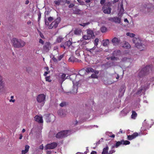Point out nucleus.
Instances as JSON below:
<instances>
[{"label": "nucleus", "instance_id": "8fccbe9b", "mask_svg": "<svg viewBox=\"0 0 154 154\" xmlns=\"http://www.w3.org/2000/svg\"><path fill=\"white\" fill-rule=\"evenodd\" d=\"M103 138H101L100 140H99L97 142L96 144V146H97L99 144L100 142H101L103 141Z\"/></svg>", "mask_w": 154, "mask_h": 154}, {"label": "nucleus", "instance_id": "2eb2a0df", "mask_svg": "<svg viewBox=\"0 0 154 154\" xmlns=\"http://www.w3.org/2000/svg\"><path fill=\"white\" fill-rule=\"evenodd\" d=\"M68 61L69 62H72L73 63L75 62H80L81 61V60H78L73 56H71L69 59Z\"/></svg>", "mask_w": 154, "mask_h": 154}, {"label": "nucleus", "instance_id": "338daca9", "mask_svg": "<svg viewBox=\"0 0 154 154\" xmlns=\"http://www.w3.org/2000/svg\"><path fill=\"white\" fill-rule=\"evenodd\" d=\"M97 154V152L95 151H92L91 152V154Z\"/></svg>", "mask_w": 154, "mask_h": 154}, {"label": "nucleus", "instance_id": "f257e3e1", "mask_svg": "<svg viewBox=\"0 0 154 154\" xmlns=\"http://www.w3.org/2000/svg\"><path fill=\"white\" fill-rule=\"evenodd\" d=\"M154 8L153 5L146 0L142 3L140 7V11L145 14H150Z\"/></svg>", "mask_w": 154, "mask_h": 154}, {"label": "nucleus", "instance_id": "a19ab883", "mask_svg": "<svg viewBox=\"0 0 154 154\" xmlns=\"http://www.w3.org/2000/svg\"><path fill=\"white\" fill-rule=\"evenodd\" d=\"M90 24V22H88L87 23H82L81 24H80V25L81 26L84 27V26H85L89 25Z\"/></svg>", "mask_w": 154, "mask_h": 154}, {"label": "nucleus", "instance_id": "e433bc0d", "mask_svg": "<svg viewBox=\"0 0 154 154\" xmlns=\"http://www.w3.org/2000/svg\"><path fill=\"white\" fill-rule=\"evenodd\" d=\"M126 35L131 38L134 37L135 35V34L132 33H131L129 32H127L126 33Z\"/></svg>", "mask_w": 154, "mask_h": 154}, {"label": "nucleus", "instance_id": "0eeeda50", "mask_svg": "<svg viewBox=\"0 0 154 154\" xmlns=\"http://www.w3.org/2000/svg\"><path fill=\"white\" fill-rule=\"evenodd\" d=\"M45 96L43 94H39L37 97V101L38 103H42L43 105H44L45 99Z\"/></svg>", "mask_w": 154, "mask_h": 154}, {"label": "nucleus", "instance_id": "49530a36", "mask_svg": "<svg viewBox=\"0 0 154 154\" xmlns=\"http://www.w3.org/2000/svg\"><path fill=\"white\" fill-rule=\"evenodd\" d=\"M98 39L97 38H96L94 40V44L95 46H97L98 45Z\"/></svg>", "mask_w": 154, "mask_h": 154}, {"label": "nucleus", "instance_id": "79ce46f5", "mask_svg": "<svg viewBox=\"0 0 154 154\" xmlns=\"http://www.w3.org/2000/svg\"><path fill=\"white\" fill-rule=\"evenodd\" d=\"M58 114L60 116H63L64 115L63 111L62 110H60L58 112Z\"/></svg>", "mask_w": 154, "mask_h": 154}, {"label": "nucleus", "instance_id": "5701e85b", "mask_svg": "<svg viewBox=\"0 0 154 154\" xmlns=\"http://www.w3.org/2000/svg\"><path fill=\"white\" fill-rule=\"evenodd\" d=\"M109 149V147L106 146L105 148H104L102 152V154H109L108 150Z\"/></svg>", "mask_w": 154, "mask_h": 154}, {"label": "nucleus", "instance_id": "de8ad7c7", "mask_svg": "<svg viewBox=\"0 0 154 154\" xmlns=\"http://www.w3.org/2000/svg\"><path fill=\"white\" fill-rule=\"evenodd\" d=\"M101 51L100 50H95V54H96V56H97L98 55H99Z\"/></svg>", "mask_w": 154, "mask_h": 154}, {"label": "nucleus", "instance_id": "09e8293b", "mask_svg": "<svg viewBox=\"0 0 154 154\" xmlns=\"http://www.w3.org/2000/svg\"><path fill=\"white\" fill-rule=\"evenodd\" d=\"M50 76L46 77H45L46 81H48L49 82H51V80L50 79Z\"/></svg>", "mask_w": 154, "mask_h": 154}, {"label": "nucleus", "instance_id": "2f4dec72", "mask_svg": "<svg viewBox=\"0 0 154 154\" xmlns=\"http://www.w3.org/2000/svg\"><path fill=\"white\" fill-rule=\"evenodd\" d=\"M137 114L135 111H132V114L131 115V118L133 119H134L137 117Z\"/></svg>", "mask_w": 154, "mask_h": 154}, {"label": "nucleus", "instance_id": "cd10ccee", "mask_svg": "<svg viewBox=\"0 0 154 154\" xmlns=\"http://www.w3.org/2000/svg\"><path fill=\"white\" fill-rule=\"evenodd\" d=\"M4 86V83L3 82H0V93L3 91Z\"/></svg>", "mask_w": 154, "mask_h": 154}, {"label": "nucleus", "instance_id": "4468645a", "mask_svg": "<svg viewBox=\"0 0 154 154\" xmlns=\"http://www.w3.org/2000/svg\"><path fill=\"white\" fill-rule=\"evenodd\" d=\"M60 21V18L58 17L56 19L54 22L52 23V25H53L54 28H56L58 26V24Z\"/></svg>", "mask_w": 154, "mask_h": 154}, {"label": "nucleus", "instance_id": "dca6fc26", "mask_svg": "<svg viewBox=\"0 0 154 154\" xmlns=\"http://www.w3.org/2000/svg\"><path fill=\"white\" fill-rule=\"evenodd\" d=\"M138 134L137 132L134 133L131 135H128V139L129 140H131L134 139L136 137H137Z\"/></svg>", "mask_w": 154, "mask_h": 154}, {"label": "nucleus", "instance_id": "4d7b16f0", "mask_svg": "<svg viewBox=\"0 0 154 154\" xmlns=\"http://www.w3.org/2000/svg\"><path fill=\"white\" fill-rule=\"evenodd\" d=\"M53 20V18L52 17H50L48 18V20L49 21L51 22Z\"/></svg>", "mask_w": 154, "mask_h": 154}, {"label": "nucleus", "instance_id": "c03bdc74", "mask_svg": "<svg viewBox=\"0 0 154 154\" xmlns=\"http://www.w3.org/2000/svg\"><path fill=\"white\" fill-rule=\"evenodd\" d=\"M116 56H114L112 55V56L110 58L111 60H117L118 59V58L116 57H115Z\"/></svg>", "mask_w": 154, "mask_h": 154}, {"label": "nucleus", "instance_id": "a211bd4d", "mask_svg": "<svg viewBox=\"0 0 154 154\" xmlns=\"http://www.w3.org/2000/svg\"><path fill=\"white\" fill-rule=\"evenodd\" d=\"M34 119L35 120L38 122L39 123H43V120L42 117V116H36L34 117Z\"/></svg>", "mask_w": 154, "mask_h": 154}, {"label": "nucleus", "instance_id": "864d4df0", "mask_svg": "<svg viewBox=\"0 0 154 154\" xmlns=\"http://www.w3.org/2000/svg\"><path fill=\"white\" fill-rule=\"evenodd\" d=\"M54 3L57 5H60V2L57 1H55L54 2Z\"/></svg>", "mask_w": 154, "mask_h": 154}, {"label": "nucleus", "instance_id": "6e6d98bb", "mask_svg": "<svg viewBox=\"0 0 154 154\" xmlns=\"http://www.w3.org/2000/svg\"><path fill=\"white\" fill-rule=\"evenodd\" d=\"M75 54L76 56L78 57H79L80 55V54H79V52L78 50H76L75 52Z\"/></svg>", "mask_w": 154, "mask_h": 154}, {"label": "nucleus", "instance_id": "f03ea898", "mask_svg": "<svg viewBox=\"0 0 154 154\" xmlns=\"http://www.w3.org/2000/svg\"><path fill=\"white\" fill-rule=\"evenodd\" d=\"M11 42L13 46L16 48H22L26 45V42L24 41L15 38L12 39Z\"/></svg>", "mask_w": 154, "mask_h": 154}, {"label": "nucleus", "instance_id": "f3484780", "mask_svg": "<svg viewBox=\"0 0 154 154\" xmlns=\"http://www.w3.org/2000/svg\"><path fill=\"white\" fill-rule=\"evenodd\" d=\"M87 35L89 37L91 38L93 36L94 37V31L91 29H88L86 30Z\"/></svg>", "mask_w": 154, "mask_h": 154}, {"label": "nucleus", "instance_id": "3c124183", "mask_svg": "<svg viewBox=\"0 0 154 154\" xmlns=\"http://www.w3.org/2000/svg\"><path fill=\"white\" fill-rule=\"evenodd\" d=\"M64 56L63 54L61 55L58 56V59L59 60H60Z\"/></svg>", "mask_w": 154, "mask_h": 154}, {"label": "nucleus", "instance_id": "20e7f679", "mask_svg": "<svg viewBox=\"0 0 154 154\" xmlns=\"http://www.w3.org/2000/svg\"><path fill=\"white\" fill-rule=\"evenodd\" d=\"M84 71V73L87 72L88 73L89 72H94V74H93L91 75V76L89 77L90 78L91 77L92 78H97L98 76L97 75L98 74L99 72L98 71L95 70L93 69V68L91 67L87 68L86 69L84 68H83L80 71V72H81L82 71Z\"/></svg>", "mask_w": 154, "mask_h": 154}, {"label": "nucleus", "instance_id": "e2e57ef3", "mask_svg": "<svg viewBox=\"0 0 154 154\" xmlns=\"http://www.w3.org/2000/svg\"><path fill=\"white\" fill-rule=\"evenodd\" d=\"M65 46L64 45V44H62L60 45V47L61 48H63L64 49H65L66 48Z\"/></svg>", "mask_w": 154, "mask_h": 154}, {"label": "nucleus", "instance_id": "7c9ffc66", "mask_svg": "<svg viewBox=\"0 0 154 154\" xmlns=\"http://www.w3.org/2000/svg\"><path fill=\"white\" fill-rule=\"evenodd\" d=\"M121 7L119 10V13L121 14H123L124 13V9L123 7V4H121L120 5Z\"/></svg>", "mask_w": 154, "mask_h": 154}, {"label": "nucleus", "instance_id": "69168bd1", "mask_svg": "<svg viewBox=\"0 0 154 154\" xmlns=\"http://www.w3.org/2000/svg\"><path fill=\"white\" fill-rule=\"evenodd\" d=\"M127 58L126 57H124L122 59V61L123 62H125L127 60Z\"/></svg>", "mask_w": 154, "mask_h": 154}, {"label": "nucleus", "instance_id": "58836bf2", "mask_svg": "<svg viewBox=\"0 0 154 154\" xmlns=\"http://www.w3.org/2000/svg\"><path fill=\"white\" fill-rule=\"evenodd\" d=\"M63 39V38H62L60 36H59L57 38V41L58 43H60L62 42Z\"/></svg>", "mask_w": 154, "mask_h": 154}, {"label": "nucleus", "instance_id": "c85d7f7f", "mask_svg": "<svg viewBox=\"0 0 154 154\" xmlns=\"http://www.w3.org/2000/svg\"><path fill=\"white\" fill-rule=\"evenodd\" d=\"M109 43V40L108 39H106L103 41V45L104 46H106Z\"/></svg>", "mask_w": 154, "mask_h": 154}, {"label": "nucleus", "instance_id": "412c9836", "mask_svg": "<svg viewBox=\"0 0 154 154\" xmlns=\"http://www.w3.org/2000/svg\"><path fill=\"white\" fill-rule=\"evenodd\" d=\"M122 140L121 141L116 142V144L112 146V149H113L114 147L117 148L121 145L122 144Z\"/></svg>", "mask_w": 154, "mask_h": 154}, {"label": "nucleus", "instance_id": "393cba45", "mask_svg": "<svg viewBox=\"0 0 154 154\" xmlns=\"http://www.w3.org/2000/svg\"><path fill=\"white\" fill-rule=\"evenodd\" d=\"M121 53L120 51L119 50H117L114 51L112 53V55L114 56H117L119 55Z\"/></svg>", "mask_w": 154, "mask_h": 154}, {"label": "nucleus", "instance_id": "680f3d73", "mask_svg": "<svg viewBox=\"0 0 154 154\" xmlns=\"http://www.w3.org/2000/svg\"><path fill=\"white\" fill-rule=\"evenodd\" d=\"M41 14L40 13H39L38 14V20L39 21L41 18Z\"/></svg>", "mask_w": 154, "mask_h": 154}, {"label": "nucleus", "instance_id": "f704fd0d", "mask_svg": "<svg viewBox=\"0 0 154 154\" xmlns=\"http://www.w3.org/2000/svg\"><path fill=\"white\" fill-rule=\"evenodd\" d=\"M122 144L124 145H128L130 144V142L128 140H122Z\"/></svg>", "mask_w": 154, "mask_h": 154}, {"label": "nucleus", "instance_id": "5fc2aeb1", "mask_svg": "<svg viewBox=\"0 0 154 154\" xmlns=\"http://www.w3.org/2000/svg\"><path fill=\"white\" fill-rule=\"evenodd\" d=\"M111 149L112 150L109 151V154H112L115 152V151L114 150L112 149H113L112 148Z\"/></svg>", "mask_w": 154, "mask_h": 154}, {"label": "nucleus", "instance_id": "13d9d810", "mask_svg": "<svg viewBox=\"0 0 154 154\" xmlns=\"http://www.w3.org/2000/svg\"><path fill=\"white\" fill-rule=\"evenodd\" d=\"M75 5L71 3L69 5V8H72Z\"/></svg>", "mask_w": 154, "mask_h": 154}, {"label": "nucleus", "instance_id": "603ef678", "mask_svg": "<svg viewBox=\"0 0 154 154\" xmlns=\"http://www.w3.org/2000/svg\"><path fill=\"white\" fill-rule=\"evenodd\" d=\"M106 0H101L100 1V4L101 5H104V4L106 3H105Z\"/></svg>", "mask_w": 154, "mask_h": 154}, {"label": "nucleus", "instance_id": "ea45409f", "mask_svg": "<svg viewBox=\"0 0 154 154\" xmlns=\"http://www.w3.org/2000/svg\"><path fill=\"white\" fill-rule=\"evenodd\" d=\"M50 57L52 58V60H53L54 62H57V60L55 57L53 55L51 54L50 56Z\"/></svg>", "mask_w": 154, "mask_h": 154}, {"label": "nucleus", "instance_id": "4c0bfd02", "mask_svg": "<svg viewBox=\"0 0 154 154\" xmlns=\"http://www.w3.org/2000/svg\"><path fill=\"white\" fill-rule=\"evenodd\" d=\"M85 40H89L91 39V38L90 37H89L88 35H84L82 37Z\"/></svg>", "mask_w": 154, "mask_h": 154}, {"label": "nucleus", "instance_id": "37998d69", "mask_svg": "<svg viewBox=\"0 0 154 154\" xmlns=\"http://www.w3.org/2000/svg\"><path fill=\"white\" fill-rule=\"evenodd\" d=\"M125 46L128 49L131 48L130 45L128 42H125Z\"/></svg>", "mask_w": 154, "mask_h": 154}, {"label": "nucleus", "instance_id": "774afa93", "mask_svg": "<svg viewBox=\"0 0 154 154\" xmlns=\"http://www.w3.org/2000/svg\"><path fill=\"white\" fill-rule=\"evenodd\" d=\"M49 11H46L45 12V14L46 15H48L49 14Z\"/></svg>", "mask_w": 154, "mask_h": 154}, {"label": "nucleus", "instance_id": "423d86ee", "mask_svg": "<svg viewBox=\"0 0 154 154\" xmlns=\"http://www.w3.org/2000/svg\"><path fill=\"white\" fill-rule=\"evenodd\" d=\"M70 133V131L69 130L61 131L57 133L56 135V137L58 138H63L69 135Z\"/></svg>", "mask_w": 154, "mask_h": 154}, {"label": "nucleus", "instance_id": "1a4fd4ad", "mask_svg": "<svg viewBox=\"0 0 154 154\" xmlns=\"http://www.w3.org/2000/svg\"><path fill=\"white\" fill-rule=\"evenodd\" d=\"M108 20L109 21L116 23H120L121 21V19L117 17H110L108 18Z\"/></svg>", "mask_w": 154, "mask_h": 154}, {"label": "nucleus", "instance_id": "a18cd8bd", "mask_svg": "<svg viewBox=\"0 0 154 154\" xmlns=\"http://www.w3.org/2000/svg\"><path fill=\"white\" fill-rule=\"evenodd\" d=\"M66 105V102H62L60 104V106L61 107H63L65 106Z\"/></svg>", "mask_w": 154, "mask_h": 154}, {"label": "nucleus", "instance_id": "a878e982", "mask_svg": "<svg viewBox=\"0 0 154 154\" xmlns=\"http://www.w3.org/2000/svg\"><path fill=\"white\" fill-rule=\"evenodd\" d=\"M73 13L75 14H80L81 10L77 8H74L73 9Z\"/></svg>", "mask_w": 154, "mask_h": 154}, {"label": "nucleus", "instance_id": "473e14b6", "mask_svg": "<svg viewBox=\"0 0 154 154\" xmlns=\"http://www.w3.org/2000/svg\"><path fill=\"white\" fill-rule=\"evenodd\" d=\"M100 30L102 32H106L107 30V28L104 26H103L101 27Z\"/></svg>", "mask_w": 154, "mask_h": 154}, {"label": "nucleus", "instance_id": "9d476101", "mask_svg": "<svg viewBox=\"0 0 154 154\" xmlns=\"http://www.w3.org/2000/svg\"><path fill=\"white\" fill-rule=\"evenodd\" d=\"M149 84H148L147 85V86L146 87V86L144 87V86H141L140 87V88H139V90H138L137 91V92L136 93V94H137L139 95V94H141V93L142 92H145L146 90H147L148 88V87H149Z\"/></svg>", "mask_w": 154, "mask_h": 154}, {"label": "nucleus", "instance_id": "39448f33", "mask_svg": "<svg viewBox=\"0 0 154 154\" xmlns=\"http://www.w3.org/2000/svg\"><path fill=\"white\" fill-rule=\"evenodd\" d=\"M111 3L110 2H106L102 8L103 12L106 14H109L111 12V8L110 7Z\"/></svg>", "mask_w": 154, "mask_h": 154}, {"label": "nucleus", "instance_id": "7ed1b4c3", "mask_svg": "<svg viewBox=\"0 0 154 154\" xmlns=\"http://www.w3.org/2000/svg\"><path fill=\"white\" fill-rule=\"evenodd\" d=\"M152 70L151 67L150 66H147L139 71L138 76L140 77H142L144 75L148 74L150 71Z\"/></svg>", "mask_w": 154, "mask_h": 154}, {"label": "nucleus", "instance_id": "bf43d9fd", "mask_svg": "<svg viewBox=\"0 0 154 154\" xmlns=\"http://www.w3.org/2000/svg\"><path fill=\"white\" fill-rule=\"evenodd\" d=\"M45 23L46 25L48 26L49 25V22L46 19H45Z\"/></svg>", "mask_w": 154, "mask_h": 154}, {"label": "nucleus", "instance_id": "4be33fe9", "mask_svg": "<svg viewBox=\"0 0 154 154\" xmlns=\"http://www.w3.org/2000/svg\"><path fill=\"white\" fill-rule=\"evenodd\" d=\"M29 146L28 145H26L25 146V150L22 151V154H26L29 151Z\"/></svg>", "mask_w": 154, "mask_h": 154}, {"label": "nucleus", "instance_id": "c9c22d12", "mask_svg": "<svg viewBox=\"0 0 154 154\" xmlns=\"http://www.w3.org/2000/svg\"><path fill=\"white\" fill-rule=\"evenodd\" d=\"M78 86L77 85H73V93H76L77 92Z\"/></svg>", "mask_w": 154, "mask_h": 154}, {"label": "nucleus", "instance_id": "9b49d317", "mask_svg": "<svg viewBox=\"0 0 154 154\" xmlns=\"http://www.w3.org/2000/svg\"><path fill=\"white\" fill-rule=\"evenodd\" d=\"M111 42L113 45L117 46L120 43L121 40L119 38L115 37L112 40Z\"/></svg>", "mask_w": 154, "mask_h": 154}, {"label": "nucleus", "instance_id": "6ab92c4d", "mask_svg": "<svg viewBox=\"0 0 154 154\" xmlns=\"http://www.w3.org/2000/svg\"><path fill=\"white\" fill-rule=\"evenodd\" d=\"M82 30L80 28H76L74 31V33L75 35H81Z\"/></svg>", "mask_w": 154, "mask_h": 154}, {"label": "nucleus", "instance_id": "0e129e2a", "mask_svg": "<svg viewBox=\"0 0 154 154\" xmlns=\"http://www.w3.org/2000/svg\"><path fill=\"white\" fill-rule=\"evenodd\" d=\"M44 146H43V144H42L39 147V149L41 150H42L43 149Z\"/></svg>", "mask_w": 154, "mask_h": 154}, {"label": "nucleus", "instance_id": "bb28decb", "mask_svg": "<svg viewBox=\"0 0 154 154\" xmlns=\"http://www.w3.org/2000/svg\"><path fill=\"white\" fill-rule=\"evenodd\" d=\"M86 50L87 51L89 52L91 54H92L93 56H96L95 51L94 50H92L91 49H89V48H87Z\"/></svg>", "mask_w": 154, "mask_h": 154}, {"label": "nucleus", "instance_id": "ddd939ff", "mask_svg": "<svg viewBox=\"0 0 154 154\" xmlns=\"http://www.w3.org/2000/svg\"><path fill=\"white\" fill-rule=\"evenodd\" d=\"M135 46L140 51L143 50L145 47V46L141 43L140 42L136 43Z\"/></svg>", "mask_w": 154, "mask_h": 154}, {"label": "nucleus", "instance_id": "f8f14e48", "mask_svg": "<svg viewBox=\"0 0 154 154\" xmlns=\"http://www.w3.org/2000/svg\"><path fill=\"white\" fill-rule=\"evenodd\" d=\"M51 48V46L50 43L47 42L45 43V45L43 46V50L47 52L49 51Z\"/></svg>", "mask_w": 154, "mask_h": 154}, {"label": "nucleus", "instance_id": "052dcab7", "mask_svg": "<svg viewBox=\"0 0 154 154\" xmlns=\"http://www.w3.org/2000/svg\"><path fill=\"white\" fill-rule=\"evenodd\" d=\"M39 42L40 43L42 44L43 45L44 43V42L43 41V40L42 39H40L39 40Z\"/></svg>", "mask_w": 154, "mask_h": 154}, {"label": "nucleus", "instance_id": "72a5a7b5", "mask_svg": "<svg viewBox=\"0 0 154 154\" xmlns=\"http://www.w3.org/2000/svg\"><path fill=\"white\" fill-rule=\"evenodd\" d=\"M133 42L135 44V45H136V44L137 43H139V42H140V41L139 39L138 38H134L132 40Z\"/></svg>", "mask_w": 154, "mask_h": 154}, {"label": "nucleus", "instance_id": "c756f323", "mask_svg": "<svg viewBox=\"0 0 154 154\" xmlns=\"http://www.w3.org/2000/svg\"><path fill=\"white\" fill-rule=\"evenodd\" d=\"M72 44V42L70 41L69 40L68 41L64 43V45L66 46H67L69 47Z\"/></svg>", "mask_w": 154, "mask_h": 154}, {"label": "nucleus", "instance_id": "6e6552de", "mask_svg": "<svg viewBox=\"0 0 154 154\" xmlns=\"http://www.w3.org/2000/svg\"><path fill=\"white\" fill-rule=\"evenodd\" d=\"M57 144L56 142H53L51 143L47 144L45 146V149H53L56 148L57 146Z\"/></svg>", "mask_w": 154, "mask_h": 154}, {"label": "nucleus", "instance_id": "aec40b11", "mask_svg": "<svg viewBox=\"0 0 154 154\" xmlns=\"http://www.w3.org/2000/svg\"><path fill=\"white\" fill-rule=\"evenodd\" d=\"M125 85H122L119 90V91L120 93L123 95L125 91Z\"/></svg>", "mask_w": 154, "mask_h": 154}, {"label": "nucleus", "instance_id": "b1692460", "mask_svg": "<svg viewBox=\"0 0 154 154\" xmlns=\"http://www.w3.org/2000/svg\"><path fill=\"white\" fill-rule=\"evenodd\" d=\"M68 76L66 77V74L64 73H63V74L61 76L60 78L61 79L62 83L66 79H68Z\"/></svg>", "mask_w": 154, "mask_h": 154}]
</instances>
